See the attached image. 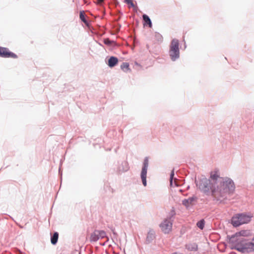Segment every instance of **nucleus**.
<instances>
[{"mask_svg": "<svg viewBox=\"0 0 254 254\" xmlns=\"http://www.w3.org/2000/svg\"><path fill=\"white\" fill-rule=\"evenodd\" d=\"M235 190L233 182L230 179H223L222 183L217 185L216 189L212 190V195L217 198L223 197L227 193H232Z\"/></svg>", "mask_w": 254, "mask_h": 254, "instance_id": "1", "label": "nucleus"}, {"mask_svg": "<svg viewBox=\"0 0 254 254\" xmlns=\"http://www.w3.org/2000/svg\"><path fill=\"white\" fill-rule=\"evenodd\" d=\"M252 217V215L246 213L237 214L232 217L231 223L234 227H238L250 222Z\"/></svg>", "mask_w": 254, "mask_h": 254, "instance_id": "2", "label": "nucleus"}, {"mask_svg": "<svg viewBox=\"0 0 254 254\" xmlns=\"http://www.w3.org/2000/svg\"><path fill=\"white\" fill-rule=\"evenodd\" d=\"M196 185L199 189L205 193H208L210 190L212 191V189H216L215 187L210 183V180L206 178L201 179Z\"/></svg>", "mask_w": 254, "mask_h": 254, "instance_id": "3", "label": "nucleus"}, {"mask_svg": "<svg viewBox=\"0 0 254 254\" xmlns=\"http://www.w3.org/2000/svg\"><path fill=\"white\" fill-rule=\"evenodd\" d=\"M179 42L177 39H173L170 44L169 55L172 61H175L180 57Z\"/></svg>", "mask_w": 254, "mask_h": 254, "instance_id": "4", "label": "nucleus"}, {"mask_svg": "<svg viewBox=\"0 0 254 254\" xmlns=\"http://www.w3.org/2000/svg\"><path fill=\"white\" fill-rule=\"evenodd\" d=\"M160 227L163 233L165 234L169 233L172 229V222L170 218L164 219L160 224Z\"/></svg>", "mask_w": 254, "mask_h": 254, "instance_id": "5", "label": "nucleus"}, {"mask_svg": "<svg viewBox=\"0 0 254 254\" xmlns=\"http://www.w3.org/2000/svg\"><path fill=\"white\" fill-rule=\"evenodd\" d=\"M210 179L212 181L211 183L215 187V185H217L219 183H222L223 181V178L220 177L219 171L218 170H215L211 171L210 173Z\"/></svg>", "mask_w": 254, "mask_h": 254, "instance_id": "6", "label": "nucleus"}, {"mask_svg": "<svg viewBox=\"0 0 254 254\" xmlns=\"http://www.w3.org/2000/svg\"><path fill=\"white\" fill-rule=\"evenodd\" d=\"M106 237V234L103 230H95L90 236V241L91 242H96L100 239H103Z\"/></svg>", "mask_w": 254, "mask_h": 254, "instance_id": "7", "label": "nucleus"}, {"mask_svg": "<svg viewBox=\"0 0 254 254\" xmlns=\"http://www.w3.org/2000/svg\"><path fill=\"white\" fill-rule=\"evenodd\" d=\"M148 166V159L147 158H145L143 162V166L142 169L141 173V178L142 182V184L144 186H146V175H147V170Z\"/></svg>", "mask_w": 254, "mask_h": 254, "instance_id": "8", "label": "nucleus"}, {"mask_svg": "<svg viewBox=\"0 0 254 254\" xmlns=\"http://www.w3.org/2000/svg\"><path fill=\"white\" fill-rule=\"evenodd\" d=\"M0 57L2 58H11L16 59L17 56L14 53L11 52L7 48L0 47Z\"/></svg>", "mask_w": 254, "mask_h": 254, "instance_id": "9", "label": "nucleus"}, {"mask_svg": "<svg viewBox=\"0 0 254 254\" xmlns=\"http://www.w3.org/2000/svg\"><path fill=\"white\" fill-rule=\"evenodd\" d=\"M118 63V59L115 57H111L108 60V65L110 67H113L115 66Z\"/></svg>", "mask_w": 254, "mask_h": 254, "instance_id": "10", "label": "nucleus"}, {"mask_svg": "<svg viewBox=\"0 0 254 254\" xmlns=\"http://www.w3.org/2000/svg\"><path fill=\"white\" fill-rule=\"evenodd\" d=\"M195 198L194 197H190L188 199H186L183 200L182 204L186 207H188L192 205V202L195 200Z\"/></svg>", "mask_w": 254, "mask_h": 254, "instance_id": "11", "label": "nucleus"}, {"mask_svg": "<svg viewBox=\"0 0 254 254\" xmlns=\"http://www.w3.org/2000/svg\"><path fill=\"white\" fill-rule=\"evenodd\" d=\"M121 68L125 72L131 71L129 64L127 63H123L121 65Z\"/></svg>", "mask_w": 254, "mask_h": 254, "instance_id": "12", "label": "nucleus"}, {"mask_svg": "<svg viewBox=\"0 0 254 254\" xmlns=\"http://www.w3.org/2000/svg\"><path fill=\"white\" fill-rule=\"evenodd\" d=\"M59 238V234L58 232L54 233L53 236L51 237V241L53 245H55L57 243Z\"/></svg>", "mask_w": 254, "mask_h": 254, "instance_id": "13", "label": "nucleus"}, {"mask_svg": "<svg viewBox=\"0 0 254 254\" xmlns=\"http://www.w3.org/2000/svg\"><path fill=\"white\" fill-rule=\"evenodd\" d=\"M143 19L145 22V24H148L149 27H152V23L149 17L146 14L143 15Z\"/></svg>", "mask_w": 254, "mask_h": 254, "instance_id": "14", "label": "nucleus"}, {"mask_svg": "<svg viewBox=\"0 0 254 254\" xmlns=\"http://www.w3.org/2000/svg\"><path fill=\"white\" fill-rule=\"evenodd\" d=\"M79 17L81 20L85 24H87V21L85 19V14L84 11H80L79 13Z\"/></svg>", "mask_w": 254, "mask_h": 254, "instance_id": "15", "label": "nucleus"}, {"mask_svg": "<svg viewBox=\"0 0 254 254\" xmlns=\"http://www.w3.org/2000/svg\"><path fill=\"white\" fill-rule=\"evenodd\" d=\"M154 38L155 40H156L158 42H161L163 40V37L159 33H155Z\"/></svg>", "mask_w": 254, "mask_h": 254, "instance_id": "16", "label": "nucleus"}, {"mask_svg": "<svg viewBox=\"0 0 254 254\" xmlns=\"http://www.w3.org/2000/svg\"><path fill=\"white\" fill-rule=\"evenodd\" d=\"M196 225L201 230H202L204 226V220L202 219L199 221L197 222Z\"/></svg>", "mask_w": 254, "mask_h": 254, "instance_id": "17", "label": "nucleus"}, {"mask_svg": "<svg viewBox=\"0 0 254 254\" xmlns=\"http://www.w3.org/2000/svg\"><path fill=\"white\" fill-rule=\"evenodd\" d=\"M124 1L129 5V6L134 7L135 5L133 3L132 0H124Z\"/></svg>", "mask_w": 254, "mask_h": 254, "instance_id": "18", "label": "nucleus"}, {"mask_svg": "<svg viewBox=\"0 0 254 254\" xmlns=\"http://www.w3.org/2000/svg\"><path fill=\"white\" fill-rule=\"evenodd\" d=\"M174 176V170H173L170 175V183L171 186H173V179Z\"/></svg>", "mask_w": 254, "mask_h": 254, "instance_id": "19", "label": "nucleus"}, {"mask_svg": "<svg viewBox=\"0 0 254 254\" xmlns=\"http://www.w3.org/2000/svg\"><path fill=\"white\" fill-rule=\"evenodd\" d=\"M246 233H247L246 231L242 230V231H241L240 232H239L238 234L240 236H247Z\"/></svg>", "mask_w": 254, "mask_h": 254, "instance_id": "20", "label": "nucleus"}, {"mask_svg": "<svg viewBox=\"0 0 254 254\" xmlns=\"http://www.w3.org/2000/svg\"><path fill=\"white\" fill-rule=\"evenodd\" d=\"M104 0H98L97 3L101 4Z\"/></svg>", "mask_w": 254, "mask_h": 254, "instance_id": "21", "label": "nucleus"}, {"mask_svg": "<svg viewBox=\"0 0 254 254\" xmlns=\"http://www.w3.org/2000/svg\"><path fill=\"white\" fill-rule=\"evenodd\" d=\"M110 41L108 39H106L105 40V44H109Z\"/></svg>", "mask_w": 254, "mask_h": 254, "instance_id": "22", "label": "nucleus"}]
</instances>
